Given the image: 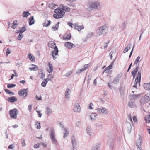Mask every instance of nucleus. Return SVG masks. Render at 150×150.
Here are the masks:
<instances>
[{"instance_id": "nucleus-1", "label": "nucleus", "mask_w": 150, "mask_h": 150, "mask_svg": "<svg viewBox=\"0 0 150 150\" xmlns=\"http://www.w3.org/2000/svg\"><path fill=\"white\" fill-rule=\"evenodd\" d=\"M108 32V29L105 25L98 27L96 30V34L99 36L106 34Z\"/></svg>"}, {"instance_id": "nucleus-2", "label": "nucleus", "mask_w": 150, "mask_h": 150, "mask_svg": "<svg viewBox=\"0 0 150 150\" xmlns=\"http://www.w3.org/2000/svg\"><path fill=\"white\" fill-rule=\"evenodd\" d=\"M54 12L56 13L53 15V16L56 19L60 18H63L64 16L65 12L62 10L59 9H56Z\"/></svg>"}, {"instance_id": "nucleus-3", "label": "nucleus", "mask_w": 150, "mask_h": 150, "mask_svg": "<svg viewBox=\"0 0 150 150\" xmlns=\"http://www.w3.org/2000/svg\"><path fill=\"white\" fill-rule=\"evenodd\" d=\"M48 46L49 47L54 48V52H55L54 54L55 56L57 55L58 52V50L57 47L55 43L53 41H50L48 43Z\"/></svg>"}, {"instance_id": "nucleus-4", "label": "nucleus", "mask_w": 150, "mask_h": 150, "mask_svg": "<svg viewBox=\"0 0 150 150\" xmlns=\"http://www.w3.org/2000/svg\"><path fill=\"white\" fill-rule=\"evenodd\" d=\"M18 113V110L16 108H15L13 109H11L9 111L10 117L12 119H16Z\"/></svg>"}, {"instance_id": "nucleus-5", "label": "nucleus", "mask_w": 150, "mask_h": 150, "mask_svg": "<svg viewBox=\"0 0 150 150\" xmlns=\"http://www.w3.org/2000/svg\"><path fill=\"white\" fill-rule=\"evenodd\" d=\"M72 144V148L71 150H77L76 145L77 144V140L76 139L74 135H73L71 138Z\"/></svg>"}, {"instance_id": "nucleus-6", "label": "nucleus", "mask_w": 150, "mask_h": 150, "mask_svg": "<svg viewBox=\"0 0 150 150\" xmlns=\"http://www.w3.org/2000/svg\"><path fill=\"white\" fill-rule=\"evenodd\" d=\"M89 4L93 8L99 9L100 8V3L98 1H92Z\"/></svg>"}, {"instance_id": "nucleus-7", "label": "nucleus", "mask_w": 150, "mask_h": 150, "mask_svg": "<svg viewBox=\"0 0 150 150\" xmlns=\"http://www.w3.org/2000/svg\"><path fill=\"white\" fill-rule=\"evenodd\" d=\"M150 100V97L149 95H146L143 96L140 100V101L141 103L142 104H145L148 102Z\"/></svg>"}, {"instance_id": "nucleus-8", "label": "nucleus", "mask_w": 150, "mask_h": 150, "mask_svg": "<svg viewBox=\"0 0 150 150\" xmlns=\"http://www.w3.org/2000/svg\"><path fill=\"white\" fill-rule=\"evenodd\" d=\"M28 88L21 89L18 92V93L19 95L23 96L24 97H26L27 96Z\"/></svg>"}, {"instance_id": "nucleus-9", "label": "nucleus", "mask_w": 150, "mask_h": 150, "mask_svg": "<svg viewBox=\"0 0 150 150\" xmlns=\"http://www.w3.org/2000/svg\"><path fill=\"white\" fill-rule=\"evenodd\" d=\"M107 145L109 147L110 149H113L114 145V141L112 139H109L107 142Z\"/></svg>"}, {"instance_id": "nucleus-10", "label": "nucleus", "mask_w": 150, "mask_h": 150, "mask_svg": "<svg viewBox=\"0 0 150 150\" xmlns=\"http://www.w3.org/2000/svg\"><path fill=\"white\" fill-rule=\"evenodd\" d=\"M139 138L137 139L136 142V145L138 148H139V150H141V146L142 144V140L141 137L139 135Z\"/></svg>"}, {"instance_id": "nucleus-11", "label": "nucleus", "mask_w": 150, "mask_h": 150, "mask_svg": "<svg viewBox=\"0 0 150 150\" xmlns=\"http://www.w3.org/2000/svg\"><path fill=\"white\" fill-rule=\"evenodd\" d=\"M97 110V112L99 113L105 114L107 112V110L103 107L98 108Z\"/></svg>"}, {"instance_id": "nucleus-12", "label": "nucleus", "mask_w": 150, "mask_h": 150, "mask_svg": "<svg viewBox=\"0 0 150 150\" xmlns=\"http://www.w3.org/2000/svg\"><path fill=\"white\" fill-rule=\"evenodd\" d=\"M65 46L69 49L75 47V45L70 42H65Z\"/></svg>"}, {"instance_id": "nucleus-13", "label": "nucleus", "mask_w": 150, "mask_h": 150, "mask_svg": "<svg viewBox=\"0 0 150 150\" xmlns=\"http://www.w3.org/2000/svg\"><path fill=\"white\" fill-rule=\"evenodd\" d=\"M73 110L76 112H79L81 111V108L79 104L78 103H76L73 108Z\"/></svg>"}, {"instance_id": "nucleus-14", "label": "nucleus", "mask_w": 150, "mask_h": 150, "mask_svg": "<svg viewBox=\"0 0 150 150\" xmlns=\"http://www.w3.org/2000/svg\"><path fill=\"white\" fill-rule=\"evenodd\" d=\"M7 100L8 101L10 102L14 103L17 101V99L15 97L13 96L10 97H8Z\"/></svg>"}, {"instance_id": "nucleus-15", "label": "nucleus", "mask_w": 150, "mask_h": 150, "mask_svg": "<svg viewBox=\"0 0 150 150\" xmlns=\"http://www.w3.org/2000/svg\"><path fill=\"white\" fill-rule=\"evenodd\" d=\"M90 64L85 65L84 66V68H83L77 71L76 73H81V72L84 71V70H86L88 68Z\"/></svg>"}, {"instance_id": "nucleus-16", "label": "nucleus", "mask_w": 150, "mask_h": 150, "mask_svg": "<svg viewBox=\"0 0 150 150\" xmlns=\"http://www.w3.org/2000/svg\"><path fill=\"white\" fill-rule=\"evenodd\" d=\"M122 76L121 74H118L117 76L114 79L113 82L115 84H118V83L119 81Z\"/></svg>"}, {"instance_id": "nucleus-17", "label": "nucleus", "mask_w": 150, "mask_h": 150, "mask_svg": "<svg viewBox=\"0 0 150 150\" xmlns=\"http://www.w3.org/2000/svg\"><path fill=\"white\" fill-rule=\"evenodd\" d=\"M71 92V90L69 88H67L66 90L65 94V97L67 99H68L70 97Z\"/></svg>"}, {"instance_id": "nucleus-18", "label": "nucleus", "mask_w": 150, "mask_h": 150, "mask_svg": "<svg viewBox=\"0 0 150 150\" xmlns=\"http://www.w3.org/2000/svg\"><path fill=\"white\" fill-rule=\"evenodd\" d=\"M113 63H114L113 62H112L105 69V70L103 72V73H104V72L107 73L110 69H111L112 68V67L113 64Z\"/></svg>"}, {"instance_id": "nucleus-19", "label": "nucleus", "mask_w": 150, "mask_h": 150, "mask_svg": "<svg viewBox=\"0 0 150 150\" xmlns=\"http://www.w3.org/2000/svg\"><path fill=\"white\" fill-rule=\"evenodd\" d=\"M35 21L34 19V17L32 16L29 18V24L30 26H31L34 23Z\"/></svg>"}, {"instance_id": "nucleus-20", "label": "nucleus", "mask_w": 150, "mask_h": 150, "mask_svg": "<svg viewBox=\"0 0 150 150\" xmlns=\"http://www.w3.org/2000/svg\"><path fill=\"white\" fill-rule=\"evenodd\" d=\"M144 88L146 90H150V82L149 83H145L143 85Z\"/></svg>"}, {"instance_id": "nucleus-21", "label": "nucleus", "mask_w": 150, "mask_h": 150, "mask_svg": "<svg viewBox=\"0 0 150 150\" xmlns=\"http://www.w3.org/2000/svg\"><path fill=\"white\" fill-rule=\"evenodd\" d=\"M100 144H96L93 145L91 150H99Z\"/></svg>"}, {"instance_id": "nucleus-22", "label": "nucleus", "mask_w": 150, "mask_h": 150, "mask_svg": "<svg viewBox=\"0 0 150 150\" xmlns=\"http://www.w3.org/2000/svg\"><path fill=\"white\" fill-rule=\"evenodd\" d=\"M141 71H139L137 73V76L135 78V81L137 80L139 81H141Z\"/></svg>"}, {"instance_id": "nucleus-23", "label": "nucleus", "mask_w": 150, "mask_h": 150, "mask_svg": "<svg viewBox=\"0 0 150 150\" xmlns=\"http://www.w3.org/2000/svg\"><path fill=\"white\" fill-rule=\"evenodd\" d=\"M49 68H47V71L49 73H51L53 71V68L52 67V64H50V62L48 63Z\"/></svg>"}, {"instance_id": "nucleus-24", "label": "nucleus", "mask_w": 150, "mask_h": 150, "mask_svg": "<svg viewBox=\"0 0 150 150\" xmlns=\"http://www.w3.org/2000/svg\"><path fill=\"white\" fill-rule=\"evenodd\" d=\"M132 45L131 43L129 44H128L124 50L123 51L124 53H125L127 52L130 49Z\"/></svg>"}, {"instance_id": "nucleus-25", "label": "nucleus", "mask_w": 150, "mask_h": 150, "mask_svg": "<svg viewBox=\"0 0 150 150\" xmlns=\"http://www.w3.org/2000/svg\"><path fill=\"white\" fill-rule=\"evenodd\" d=\"M74 28L79 32L81 30L83 29L84 28V27L83 25H82L80 26L79 25L78 26H75V27H74Z\"/></svg>"}, {"instance_id": "nucleus-26", "label": "nucleus", "mask_w": 150, "mask_h": 150, "mask_svg": "<svg viewBox=\"0 0 150 150\" xmlns=\"http://www.w3.org/2000/svg\"><path fill=\"white\" fill-rule=\"evenodd\" d=\"M51 23V22L50 20H45L43 23V26L47 27L50 25Z\"/></svg>"}, {"instance_id": "nucleus-27", "label": "nucleus", "mask_w": 150, "mask_h": 150, "mask_svg": "<svg viewBox=\"0 0 150 150\" xmlns=\"http://www.w3.org/2000/svg\"><path fill=\"white\" fill-rule=\"evenodd\" d=\"M68 128L66 127L64 128V134L63 136V137L64 138H65L69 134V132L68 131Z\"/></svg>"}, {"instance_id": "nucleus-28", "label": "nucleus", "mask_w": 150, "mask_h": 150, "mask_svg": "<svg viewBox=\"0 0 150 150\" xmlns=\"http://www.w3.org/2000/svg\"><path fill=\"white\" fill-rule=\"evenodd\" d=\"M86 131L87 133L90 136L92 132L91 128L89 126L87 127L86 128Z\"/></svg>"}, {"instance_id": "nucleus-29", "label": "nucleus", "mask_w": 150, "mask_h": 150, "mask_svg": "<svg viewBox=\"0 0 150 150\" xmlns=\"http://www.w3.org/2000/svg\"><path fill=\"white\" fill-rule=\"evenodd\" d=\"M52 113V111L50 108L47 107L46 108L45 113L49 115H50Z\"/></svg>"}, {"instance_id": "nucleus-30", "label": "nucleus", "mask_w": 150, "mask_h": 150, "mask_svg": "<svg viewBox=\"0 0 150 150\" xmlns=\"http://www.w3.org/2000/svg\"><path fill=\"white\" fill-rule=\"evenodd\" d=\"M30 14L28 11H24L23 13V17L27 18L28 16L30 15Z\"/></svg>"}, {"instance_id": "nucleus-31", "label": "nucleus", "mask_w": 150, "mask_h": 150, "mask_svg": "<svg viewBox=\"0 0 150 150\" xmlns=\"http://www.w3.org/2000/svg\"><path fill=\"white\" fill-rule=\"evenodd\" d=\"M28 56L29 58L30 59V60L33 62H34L35 61V59L34 57H33V56H32V55L30 53H29V54H28Z\"/></svg>"}, {"instance_id": "nucleus-32", "label": "nucleus", "mask_w": 150, "mask_h": 150, "mask_svg": "<svg viewBox=\"0 0 150 150\" xmlns=\"http://www.w3.org/2000/svg\"><path fill=\"white\" fill-rule=\"evenodd\" d=\"M139 65V64L134 69V70L133 71H132L131 73L132 74H136L137 72L138 71Z\"/></svg>"}, {"instance_id": "nucleus-33", "label": "nucleus", "mask_w": 150, "mask_h": 150, "mask_svg": "<svg viewBox=\"0 0 150 150\" xmlns=\"http://www.w3.org/2000/svg\"><path fill=\"white\" fill-rule=\"evenodd\" d=\"M48 81V80H47V78L45 79L44 81L41 84V86L44 87H45Z\"/></svg>"}, {"instance_id": "nucleus-34", "label": "nucleus", "mask_w": 150, "mask_h": 150, "mask_svg": "<svg viewBox=\"0 0 150 150\" xmlns=\"http://www.w3.org/2000/svg\"><path fill=\"white\" fill-rule=\"evenodd\" d=\"M126 125H127V130L128 132L129 133H130L131 132V125L130 123H128L126 124Z\"/></svg>"}, {"instance_id": "nucleus-35", "label": "nucleus", "mask_w": 150, "mask_h": 150, "mask_svg": "<svg viewBox=\"0 0 150 150\" xmlns=\"http://www.w3.org/2000/svg\"><path fill=\"white\" fill-rule=\"evenodd\" d=\"M135 104V103L133 100H130L129 101L128 103V106L131 107H133Z\"/></svg>"}, {"instance_id": "nucleus-36", "label": "nucleus", "mask_w": 150, "mask_h": 150, "mask_svg": "<svg viewBox=\"0 0 150 150\" xmlns=\"http://www.w3.org/2000/svg\"><path fill=\"white\" fill-rule=\"evenodd\" d=\"M51 139L55 138L54 132L52 130L51 131V133L50 134Z\"/></svg>"}, {"instance_id": "nucleus-37", "label": "nucleus", "mask_w": 150, "mask_h": 150, "mask_svg": "<svg viewBox=\"0 0 150 150\" xmlns=\"http://www.w3.org/2000/svg\"><path fill=\"white\" fill-rule=\"evenodd\" d=\"M35 67H30L29 68V69L30 71H36L38 70V68L37 66L32 64Z\"/></svg>"}, {"instance_id": "nucleus-38", "label": "nucleus", "mask_w": 150, "mask_h": 150, "mask_svg": "<svg viewBox=\"0 0 150 150\" xmlns=\"http://www.w3.org/2000/svg\"><path fill=\"white\" fill-rule=\"evenodd\" d=\"M5 91L7 94H11L12 95H14V93L13 92L11 91L10 90L7 89H5Z\"/></svg>"}, {"instance_id": "nucleus-39", "label": "nucleus", "mask_w": 150, "mask_h": 150, "mask_svg": "<svg viewBox=\"0 0 150 150\" xmlns=\"http://www.w3.org/2000/svg\"><path fill=\"white\" fill-rule=\"evenodd\" d=\"M26 30V28L25 27H23L21 28V29L20 30H18V31L17 32V33L19 32L21 34H22V33Z\"/></svg>"}, {"instance_id": "nucleus-40", "label": "nucleus", "mask_w": 150, "mask_h": 150, "mask_svg": "<svg viewBox=\"0 0 150 150\" xmlns=\"http://www.w3.org/2000/svg\"><path fill=\"white\" fill-rule=\"evenodd\" d=\"M94 35V33L91 32H89L88 33L87 35L86 38L88 39L89 38L92 37Z\"/></svg>"}, {"instance_id": "nucleus-41", "label": "nucleus", "mask_w": 150, "mask_h": 150, "mask_svg": "<svg viewBox=\"0 0 150 150\" xmlns=\"http://www.w3.org/2000/svg\"><path fill=\"white\" fill-rule=\"evenodd\" d=\"M16 86V85L14 84H8L7 85V87L8 88H11L15 87Z\"/></svg>"}, {"instance_id": "nucleus-42", "label": "nucleus", "mask_w": 150, "mask_h": 150, "mask_svg": "<svg viewBox=\"0 0 150 150\" xmlns=\"http://www.w3.org/2000/svg\"><path fill=\"white\" fill-rule=\"evenodd\" d=\"M48 78H47V80H50V81H52V79L53 78V76L51 74H49L48 75Z\"/></svg>"}, {"instance_id": "nucleus-43", "label": "nucleus", "mask_w": 150, "mask_h": 150, "mask_svg": "<svg viewBox=\"0 0 150 150\" xmlns=\"http://www.w3.org/2000/svg\"><path fill=\"white\" fill-rule=\"evenodd\" d=\"M93 8L91 6L90 4H89V7L86 8V10L88 11H91L93 10Z\"/></svg>"}, {"instance_id": "nucleus-44", "label": "nucleus", "mask_w": 150, "mask_h": 150, "mask_svg": "<svg viewBox=\"0 0 150 150\" xmlns=\"http://www.w3.org/2000/svg\"><path fill=\"white\" fill-rule=\"evenodd\" d=\"M51 141H52V142L53 144H54L56 146H57V145L58 144V142L57 141L56 139L55 138L54 139H51Z\"/></svg>"}, {"instance_id": "nucleus-45", "label": "nucleus", "mask_w": 150, "mask_h": 150, "mask_svg": "<svg viewBox=\"0 0 150 150\" xmlns=\"http://www.w3.org/2000/svg\"><path fill=\"white\" fill-rule=\"evenodd\" d=\"M139 96V95H134V94L133 95H132L131 96V98L132 99H131V100L133 101V100H134L135 99L137 98Z\"/></svg>"}, {"instance_id": "nucleus-46", "label": "nucleus", "mask_w": 150, "mask_h": 150, "mask_svg": "<svg viewBox=\"0 0 150 150\" xmlns=\"http://www.w3.org/2000/svg\"><path fill=\"white\" fill-rule=\"evenodd\" d=\"M57 6L54 3H52L51 4H50L49 7L50 8H51L52 9H54V8H55V6Z\"/></svg>"}, {"instance_id": "nucleus-47", "label": "nucleus", "mask_w": 150, "mask_h": 150, "mask_svg": "<svg viewBox=\"0 0 150 150\" xmlns=\"http://www.w3.org/2000/svg\"><path fill=\"white\" fill-rule=\"evenodd\" d=\"M135 83L134 84V85H133V87L137 88V84L138 83L139 84L140 81H137V80L136 81H135Z\"/></svg>"}, {"instance_id": "nucleus-48", "label": "nucleus", "mask_w": 150, "mask_h": 150, "mask_svg": "<svg viewBox=\"0 0 150 150\" xmlns=\"http://www.w3.org/2000/svg\"><path fill=\"white\" fill-rule=\"evenodd\" d=\"M71 35H68L67 37H65L64 38V40H68L71 39Z\"/></svg>"}, {"instance_id": "nucleus-49", "label": "nucleus", "mask_w": 150, "mask_h": 150, "mask_svg": "<svg viewBox=\"0 0 150 150\" xmlns=\"http://www.w3.org/2000/svg\"><path fill=\"white\" fill-rule=\"evenodd\" d=\"M140 57L139 56H138L137 58L136 59V60H135L134 62V64H137L138 62H139Z\"/></svg>"}, {"instance_id": "nucleus-50", "label": "nucleus", "mask_w": 150, "mask_h": 150, "mask_svg": "<svg viewBox=\"0 0 150 150\" xmlns=\"http://www.w3.org/2000/svg\"><path fill=\"white\" fill-rule=\"evenodd\" d=\"M96 116H97V114L96 113H92L91 115H90V117L91 119H94V118H93V117H95Z\"/></svg>"}, {"instance_id": "nucleus-51", "label": "nucleus", "mask_w": 150, "mask_h": 150, "mask_svg": "<svg viewBox=\"0 0 150 150\" xmlns=\"http://www.w3.org/2000/svg\"><path fill=\"white\" fill-rule=\"evenodd\" d=\"M21 144H22V147H23V146H24L25 145V139H21Z\"/></svg>"}, {"instance_id": "nucleus-52", "label": "nucleus", "mask_w": 150, "mask_h": 150, "mask_svg": "<svg viewBox=\"0 0 150 150\" xmlns=\"http://www.w3.org/2000/svg\"><path fill=\"white\" fill-rule=\"evenodd\" d=\"M14 146L13 144H11L9 145L8 147V149H14Z\"/></svg>"}, {"instance_id": "nucleus-53", "label": "nucleus", "mask_w": 150, "mask_h": 150, "mask_svg": "<svg viewBox=\"0 0 150 150\" xmlns=\"http://www.w3.org/2000/svg\"><path fill=\"white\" fill-rule=\"evenodd\" d=\"M54 50H52V57H53L54 60H55L56 59V58L55 56V55L54 54V53H55V52H54Z\"/></svg>"}, {"instance_id": "nucleus-54", "label": "nucleus", "mask_w": 150, "mask_h": 150, "mask_svg": "<svg viewBox=\"0 0 150 150\" xmlns=\"http://www.w3.org/2000/svg\"><path fill=\"white\" fill-rule=\"evenodd\" d=\"M40 146V144L39 143H38L34 146V147L35 148H38Z\"/></svg>"}, {"instance_id": "nucleus-55", "label": "nucleus", "mask_w": 150, "mask_h": 150, "mask_svg": "<svg viewBox=\"0 0 150 150\" xmlns=\"http://www.w3.org/2000/svg\"><path fill=\"white\" fill-rule=\"evenodd\" d=\"M36 122L37 123L36 124L37 125L36 128L38 129H39L41 127L40 126V122Z\"/></svg>"}, {"instance_id": "nucleus-56", "label": "nucleus", "mask_w": 150, "mask_h": 150, "mask_svg": "<svg viewBox=\"0 0 150 150\" xmlns=\"http://www.w3.org/2000/svg\"><path fill=\"white\" fill-rule=\"evenodd\" d=\"M22 34L19 33V35L18 37V39L19 40H21L22 38L23 37V35H22Z\"/></svg>"}, {"instance_id": "nucleus-57", "label": "nucleus", "mask_w": 150, "mask_h": 150, "mask_svg": "<svg viewBox=\"0 0 150 150\" xmlns=\"http://www.w3.org/2000/svg\"><path fill=\"white\" fill-rule=\"evenodd\" d=\"M65 8L64 9V11L66 12H69L70 11V9L67 6H66Z\"/></svg>"}, {"instance_id": "nucleus-58", "label": "nucleus", "mask_w": 150, "mask_h": 150, "mask_svg": "<svg viewBox=\"0 0 150 150\" xmlns=\"http://www.w3.org/2000/svg\"><path fill=\"white\" fill-rule=\"evenodd\" d=\"M60 8L61 9H62V10H64V9L65 8L66 6H65L63 4H61L60 6Z\"/></svg>"}, {"instance_id": "nucleus-59", "label": "nucleus", "mask_w": 150, "mask_h": 150, "mask_svg": "<svg viewBox=\"0 0 150 150\" xmlns=\"http://www.w3.org/2000/svg\"><path fill=\"white\" fill-rule=\"evenodd\" d=\"M76 126L78 127H79L81 126V122L80 121H77L76 123Z\"/></svg>"}, {"instance_id": "nucleus-60", "label": "nucleus", "mask_w": 150, "mask_h": 150, "mask_svg": "<svg viewBox=\"0 0 150 150\" xmlns=\"http://www.w3.org/2000/svg\"><path fill=\"white\" fill-rule=\"evenodd\" d=\"M11 53V52L10 50L8 48L7 49V51L6 53V56H8L9 54H10Z\"/></svg>"}, {"instance_id": "nucleus-61", "label": "nucleus", "mask_w": 150, "mask_h": 150, "mask_svg": "<svg viewBox=\"0 0 150 150\" xmlns=\"http://www.w3.org/2000/svg\"><path fill=\"white\" fill-rule=\"evenodd\" d=\"M35 98L36 100H40L42 99V97L40 96L39 97H38L37 95H36Z\"/></svg>"}, {"instance_id": "nucleus-62", "label": "nucleus", "mask_w": 150, "mask_h": 150, "mask_svg": "<svg viewBox=\"0 0 150 150\" xmlns=\"http://www.w3.org/2000/svg\"><path fill=\"white\" fill-rule=\"evenodd\" d=\"M36 112L38 113V117H41L42 115V114L40 113V111L37 110Z\"/></svg>"}, {"instance_id": "nucleus-63", "label": "nucleus", "mask_w": 150, "mask_h": 150, "mask_svg": "<svg viewBox=\"0 0 150 150\" xmlns=\"http://www.w3.org/2000/svg\"><path fill=\"white\" fill-rule=\"evenodd\" d=\"M117 142L119 144H120L121 141L122 140V138L120 137H119L117 138Z\"/></svg>"}, {"instance_id": "nucleus-64", "label": "nucleus", "mask_w": 150, "mask_h": 150, "mask_svg": "<svg viewBox=\"0 0 150 150\" xmlns=\"http://www.w3.org/2000/svg\"><path fill=\"white\" fill-rule=\"evenodd\" d=\"M41 144L44 147H46L47 146V144L46 143L42 142L41 143Z\"/></svg>"}]
</instances>
